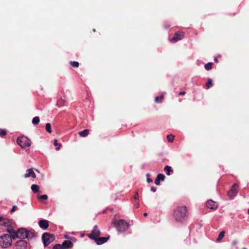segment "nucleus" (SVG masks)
<instances>
[{"mask_svg":"<svg viewBox=\"0 0 249 249\" xmlns=\"http://www.w3.org/2000/svg\"><path fill=\"white\" fill-rule=\"evenodd\" d=\"M186 206L178 207L174 211L173 217L178 222H182L187 217Z\"/></svg>","mask_w":249,"mask_h":249,"instance_id":"obj_1","label":"nucleus"},{"mask_svg":"<svg viewBox=\"0 0 249 249\" xmlns=\"http://www.w3.org/2000/svg\"><path fill=\"white\" fill-rule=\"evenodd\" d=\"M13 237L9 234H3L0 236V246L3 248H8L12 245Z\"/></svg>","mask_w":249,"mask_h":249,"instance_id":"obj_2","label":"nucleus"},{"mask_svg":"<svg viewBox=\"0 0 249 249\" xmlns=\"http://www.w3.org/2000/svg\"><path fill=\"white\" fill-rule=\"evenodd\" d=\"M113 224L118 231L122 232L126 230L128 228V223L123 219L114 221Z\"/></svg>","mask_w":249,"mask_h":249,"instance_id":"obj_3","label":"nucleus"},{"mask_svg":"<svg viewBox=\"0 0 249 249\" xmlns=\"http://www.w3.org/2000/svg\"><path fill=\"white\" fill-rule=\"evenodd\" d=\"M17 142L22 148L29 147L31 144V140L25 136L19 137L17 139Z\"/></svg>","mask_w":249,"mask_h":249,"instance_id":"obj_4","label":"nucleus"},{"mask_svg":"<svg viewBox=\"0 0 249 249\" xmlns=\"http://www.w3.org/2000/svg\"><path fill=\"white\" fill-rule=\"evenodd\" d=\"M42 239L43 241V244L45 247L49 245L51 242H52L55 239L53 234L45 232L42 236Z\"/></svg>","mask_w":249,"mask_h":249,"instance_id":"obj_5","label":"nucleus"},{"mask_svg":"<svg viewBox=\"0 0 249 249\" xmlns=\"http://www.w3.org/2000/svg\"><path fill=\"white\" fill-rule=\"evenodd\" d=\"M27 230L24 228L18 229L14 235V240L16 238L24 239L27 236Z\"/></svg>","mask_w":249,"mask_h":249,"instance_id":"obj_6","label":"nucleus"},{"mask_svg":"<svg viewBox=\"0 0 249 249\" xmlns=\"http://www.w3.org/2000/svg\"><path fill=\"white\" fill-rule=\"evenodd\" d=\"M100 235V231L97 225H95L91 233L88 234V236L89 238L92 240L95 239L97 237H99Z\"/></svg>","mask_w":249,"mask_h":249,"instance_id":"obj_7","label":"nucleus"},{"mask_svg":"<svg viewBox=\"0 0 249 249\" xmlns=\"http://www.w3.org/2000/svg\"><path fill=\"white\" fill-rule=\"evenodd\" d=\"M239 190L238 185L237 183H234L231 190L228 192L227 195L230 198L234 197L238 193Z\"/></svg>","mask_w":249,"mask_h":249,"instance_id":"obj_8","label":"nucleus"},{"mask_svg":"<svg viewBox=\"0 0 249 249\" xmlns=\"http://www.w3.org/2000/svg\"><path fill=\"white\" fill-rule=\"evenodd\" d=\"M184 37V33L182 32H177L175 33L173 38L170 40L171 41L176 42L182 39Z\"/></svg>","mask_w":249,"mask_h":249,"instance_id":"obj_9","label":"nucleus"},{"mask_svg":"<svg viewBox=\"0 0 249 249\" xmlns=\"http://www.w3.org/2000/svg\"><path fill=\"white\" fill-rule=\"evenodd\" d=\"M27 246V243L24 240L17 241L16 243L17 249H26Z\"/></svg>","mask_w":249,"mask_h":249,"instance_id":"obj_10","label":"nucleus"},{"mask_svg":"<svg viewBox=\"0 0 249 249\" xmlns=\"http://www.w3.org/2000/svg\"><path fill=\"white\" fill-rule=\"evenodd\" d=\"M11 225V220L6 217L0 216V225L4 227Z\"/></svg>","mask_w":249,"mask_h":249,"instance_id":"obj_11","label":"nucleus"},{"mask_svg":"<svg viewBox=\"0 0 249 249\" xmlns=\"http://www.w3.org/2000/svg\"><path fill=\"white\" fill-rule=\"evenodd\" d=\"M206 206L210 209L215 210L217 209L218 206L215 202L210 199L207 202Z\"/></svg>","mask_w":249,"mask_h":249,"instance_id":"obj_12","label":"nucleus"},{"mask_svg":"<svg viewBox=\"0 0 249 249\" xmlns=\"http://www.w3.org/2000/svg\"><path fill=\"white\" fill-rule=\"evenodd\" d=\"M39 227L42 229H46L49 226V221L47 220H40L38 222Z\"/></svg>","mask_w":249,"mask_h":249,"instance_id":"obj_13","label":"nucleus"},{"mask_svg":"<svg viewBox=\"0 0 249 249\" xmlns=\"http://www.w3.org/2000/svg\"><path fill=\"white\" fill-rule=\"evenodd\" d=\"M108 239L109 237H102L99 238L97 237L94 240L95 241L97 245H101L106 243L108 240Z\"/></svg>","mask_w":249,"mask_h":249,"instance_id":"obj_14","label":"nucleus"},{"mask_svg":"<svg viewBox=\"0 0 249 249\" xmlns=\"http://www.w3.org/2000/svg\"><path fill=\"white\" fill-rule=\"evenodd\" d=\"M30 177H32L33 178H36V174L31 168L27 169L26 174L24 175L25 178H28Z\"/></svg>","mask_w":249,"mask_h":249,"instance_id":"obj_15","label":"nucleus"},{"mask_svg":"<svg viewBox=\"0 0 249 249\" xmlns=\"http://www.w3.org/2000/svg\"><path fill=\"white\" fill-rule=\"evenodd\" d=\"M164 179L165 176L163 174H158L155 180V184L157 185H159L160 184V180L163 181Z\"/></svg>","mask_w":249,"mask_h":249,"instance_id":"obj_16","label":"nucleus"},{"mask_svg":"<svg viewBox=\"0 0 249 249\" xmlns=\"http://www.w3.org/2000/svg\"><path fill=\"white\" fill-rule=\"evenodd\" d=\"M6 228H7L6 231L9 233V234L13 237V239L14 240V235L16 234L17 231L14 230L13 227L11 225Z\"/></svg>","mask_w":249,"mask_h":249,"instance_id":"obj_17","label":"nucleus"},{"mask_svg":"<svg viewBox=\"0 0 249 249\" xmlns=\"http://www.w3.org/2000/svg\"><path fill=\"white\" fill-rule=\"evenodd\" d=\"M73 246L72 243L69 240H65L62 245V246L64 248V249H69Z\"/></svg>","mask_w":249,"mask_h":249,"instance_id":"obj_18","label":"nucleus"},{"mask_svg":"<svg viewBox=\"0 0 249 249\" xmlns=\"http://www.w3.org/2000/svg\"><path fill=\"white\" fill-rule=\"evenodd\" d=\"M89 134V129H85L83 131L79 132L78 134L81 137H85L87 136Z\"/></svg>","mask_w":249,"mask_h":249,"instance_id":"obj_19","label":"nucleus"},{"mask_svg":"<svg viewBox=\"0 0 249 249\" xmlns=\"http://www.w3.org/2000/svg\"><path fill=\"white\" fill-rule=\"evenodd\" d=\"M164 171L166 172V174L168 176L170 175V172H173V170L172 169L171 167L168 165L164 167Z\"/></svg>","mask_w":249,"mask_h":249,"instance_id":"obj_20","label":"nucleus"},{"mask_svg":"<svg viewBox=\"0 0 249 249\" xmlns=\"http://www.w3.org/2000/svg\"><path fill=\"white\" fill-rule=\"evenodd\" d=\"M66 103V101L65 100H63L62 99L58 100L57 102V106L59 107L65 106Z\"/></svg>","mask_w":249,"mask_h":249,"instance_id":"obj_21","label":"nucleus"},{"mask_svg":"<svg viewBox=\"0 0 249 249\" xmlns=\"http://www.w3.org/2000/svg\"><path fill=\"white\" fill-rule=\"evenodd\" d=\"M27 238L32 239L35 236V233L33 231H27Z\"/></svg>","mask_w":249,"mask_h":249,"instance_id":"obj_22","label":"nucleus"},{"mask_svg":"<svg viewBox=\"0 0 249 249\" xmlns=\"http://www.w3.org/2000/svg\"><path fill=\"white\" fill-rule=\"evenodd\" d=\"M225 234V231H221L219 233V235L216 239V241L218 242L221 241L222 239L224 237Z\"/></svg>","mask_w":249,"mask_h":249,"instance_id":"obj_23","label":"nucleus"},{"mask_svg":"<svg viewBox=\"0 0 249 249\" xmlns=\"http://www.w3.org/2000/svg\"><path fill=\"white\" fill-rule=\"evenodd\" d=\"M39 187L37 185L33 184L31 186V190L34 193H37L39 192Z\"/></svg>","mask_w":249,"mask_h":249,"instance_id":"obj_24","label":"nucleus"},{"mask_svg":"<svg viewBox=\"0 0 249 249\" xmlns=\"http://www.w3.org/2000/svg\"><path fill=\"white\" fill-rule=\"evenodd\" d=\"M213 81L211 78L208 79L207 82L206 84L207 89H210L213 86Z\"/></svg>","mask_w":249,"mask_h":249,"instance_id":"obj_25","label":"nucleus"},{"mask_svg":"<svg viewBox=\"0 0 249 249\" xmlns=\"http://www.w3.org/2000/svg\"><path fill=\"white\" fill-rule=\"evenodd\" d=\"M46 130L49 133H51L52 132L51 128V125L50 123H47L45 126Z\"/></svg>","mask_w":249,"mask_h":249,"instance_id":"obj_26","label":"nucleus"},{"mask_svg":"<svg viewBox=\"0 0 249 249\" xmlns=\"http://www.w3.org/2000/svg\"><path fill=\"white\" fill-rule=\"evenodd\" d=\"M40 119L38 116L35 117L32 120V123L34 124H37L39 123Z\"/></svg>","mask_w":249,"mask_h":249,"instance_id":"obj_27","label":"nucleus"},{"mask_svg":"<svg viewBox=\"0 0 249 249\" xmlns=\"http://www.w3.org/2000/svg\"><path fill=\"white\" fill-rule=\"evenodd\" d=\"M213 64V63H211V62L206 64L204 66L205 69L207 71H209V70H211L212 68Z\"/></svg>","mask_w":249,"mask_h":249,"instance_id":"obj_28","label":"nucleus"},{"mask_svg":"<svg viewBox=\"0 0 249 249\" xmlns=\"http://www.w3.org/2000/svg\"><path fill=\"white\" fill-rule=\"evenodd\" d=\"M70 63V65L74 68H77L79 66V63L77 61H71Z\"/></svg>","mask_w":249,"mask_h":249,"instance_id":"obj_29","label":"nucleus"},{"mask_svg":"<svg viewBox=\"0 0 249 249\" xmlns=\"http://www.w3.org/2000/svg\"><path fill=\"white\" fill-rule=\"evenodd\" d=\"M163 95H161L159 97L157 96L155 98V101L156 103H160V102H161V101L163 99Z\"/></svg>","mask_w":249,"mask_h":249,"instance_id":"obj_30","label":"nucleus"},{"mask_svg":"<svg viewBox=\"0 0 249 249\" xmlns=\"http://www.w3.org/2000/svg\"><path fill=\"white\" fill-rule=\"evenodd\" d=\"M167 138L169 142H173L174 140V136L172 134L168 135Z\"/></svg>","mask_w":249,"mask_h":249,"instance_id":"obj_31","label":"nucleus"},{"mask_svg":"<svg viewBox=\"0 0 249 249\" xmlns=\"http://www.w3.org/2000/svg\"><path fill=\"white\" fill-rule=\"evenodd\" d=\"M7 134V132L6 130L0 129V137H3L5 136Z\"/></svg>","mask_w":249,"mask_h":249,"instance_id":"obj_32","label":"nucleus"},{"mask_svg":"<svg viewBox=\"0 0 249 249\" xmlns=\"http://www.w3.org/2000/svg\"><path fill=\"white\" fill-rule=\"evenodd\" d=\"M53 249H64V248L60 244H56L53 247Z\"/></svg>","mask_w":249,"mask_h":249,"instance_id":"obj_33","label":"nucleus"},{"mask_svg":"<svg viewBox=\"0 0 249 249\" xmlns=\"http://www.w3.org/2000/svg\"><path fill=\"white\" fill-rule=\"evenodd\" d=\"M47 198H48V196L46 195H43L40 196L39 197V199H40V200H41V199H47Z\"/></svg>","mask_w":249,"mask_h":249,"instance_id":"obj_34","label":"nucleus"},{"mask_svg":"<svg viewBox=\"0 0 249 249\" xmlns=\"http://www.w3.org/2000/svg\"><path fill=\"white\" fill-rule=\"evenodd\" d=\"M17 209V207L16 206H13L11 210V213L14 212L15 211H16Z\"/></svg>","mask_w":249,"mask_h":249,"instance_id":"obj_35","label":"nucleus"},{"mask_svg":"<svg viewBox=\"0 0 249 249\" xmlns=\"http://www.w3.org/2000/svg\"><path fill=\"white\" fill-rule=\"evenodd\" d=\"M151 191L153 192H155L157 190V188L154 186H152L150 189Z\"/></svg>","mask_w":249,"mask_h":249,"instance_id":"obj_36","label":"nucleus"},{"mask_svg":"<svg viewBox=\"0 0 249 249\" xmlns=\"http://www.w3.org/2000/svg\"><path fill=\"white\" fill-rule=\"evenodd\" d=\"M53 144H54V145L55 146H57V145H59V144H58V142H57V140L55 139V140H54Z\"/></svg>","mask_w":249,"mask_h":249,"instance_id":"obj_37","label":"nucleus"},{"mask_svg":"<svg viewBox=\"0 0 249 249\" xmlns=\"http://www.w3.org/2000/svg\"><path fill=\"white\" fill-rule=\"evenodd\" d=\"M138 197H139V194H138V193L137 192L134 197V199H138Z\"/></svg>","mask_w":249,"mask_h":249,"instance_id":"obj_38","label":"nucleus"},{"mask_svg":"<svg viewBox=\"0 0 249 249\" xmlns=\"http://www.w3.org/2000/svg\"><path fill=\"white\" fill-rule=\"evenodd\" d=\"M237 243H238L237 241L233 240L232 242V245L235 246L237 244Z\"/></svg>","mask_w":249,"mask_h":249,"instance_id":"obj_39","label":"nucleus"},{"mask_svg":"<svg viewBox=\"0 0 249 249\" xmlns=\"http://www.w3.org/2000/svg\"><path fill=\"white\" fill-rule=\"evenodd\" d=\"M147 181L148 183H150V182H152V180L151 178H147Z\"/></svg>","mask_w":249,"mask_h":249,"instance_id":"obj_40","label":"nucleus"},{"mask_svg":"<svg viewBox=\"0 0 249 249\" xmlns=\"http://www.w3.org/2000/svg\"><path fill=\"white\" fill-rule=\"evenodd\" d=\"M186 93L185 91H181L179 93V95H183Z\"/></svg>","mask_w":249,"mask_h":249,"instance_id":"obj_41","label":"nucleus"},{"mask_svg":"<svg viewBox=\"0 0 249 249\" xmlns=\"http://www.w3.org/2000/svg\"><path fill=\"white\" fill-rule=\"evenodd\" d=\"M214 61L215 62L218 63V57H215L214 59Z\"/></svg>","mask_w":249,"mask_h":249,"instance_id":"obj_42","label":"nucleus"},{"mask_svg":"<svg viewBox=\"0 0 249 249\" xmlns=\"http://www.w3.org/2000/svg\"><path fill=\"white\" fill-rule=\"evenodd\" d=\"M143 215H144V216H146L147 215V213H143Z\"/></svg>","mask_w":249,"mask_h":249,"instance_id":"obj_43","label":"nucleus"},{"mask_svg":"<svg viewBox=\"0 0 249 249\" xmlns=\"http://www.w3.org/2000/svg\"><path fill=\"white\" fill-rule=\"evenodd\" d=\"M59 149H60V147H59V146L57 147L56 148V150H59Z\"/></svg>","mask_w":249,"mask_h":249,"instance_id":"obj_44","label":"nucleus"},{"mask_svg":"<svg viewBox=\"0 0 249 249\" xmlns=\"http://www.w3.org/2000/svg\"><path fill=\"white\" fill-rule=\"evenodd\" d=\"M149 176V173H147V174H146V176L148 177Z\"/></svg>","mask_w":249,"mask_h":249,"instance_id":"obj_45","label":"nucleus"},{"mask_svg":"<svg viewBox=\"0 0 249 249\" xmlns=\"http://www.w3.org/2000/svg\"><path fill=\"white\" fill-rule=\"evenodd\" d=\"M248 213L249 214V209L248 210Z\"/></svg>","mask_w":249,"mask_h":249,"instance_id":"obj_46","label":"nucleus"},{"mask_svg":"<svg viewBox=\"0 0 249 249\" xmlns=\"http://www.w3.org/2000/svg\"><path fill=\"white\" fill-rule=\"evenodd\" d=\"M93 32H95V29H93Z\"/></svg>","mask_w":249,"mask_h":249,"instance_id":"obj_47","label":"nucleus"},{"mask_svg":"<svg viewBox=\"0 0 249 249\" xmlns=\"http://www.w3.org/2000/svg\"><path fill=\"white\" fill-rule=\"evenodd\" d=\"M244 249H246L245 248H244Z\"/></svg>","mask_w":249,"mask_h":249,"instance_id":"obj_48","label":"nucleus"}]
</instances>
